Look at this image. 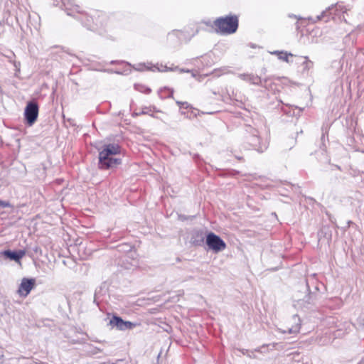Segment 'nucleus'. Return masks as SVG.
<instances>
[{
  "mask_svg": "<svg viewBox=\"0 0 364 364\" xmlns=\"http://www.w3.org/2000/svg\"><path fill=\"white\" fill-rule=\"evenodd\" d=\"M223 73H229L230 71L227 68L223 69Z\"/></svg>",
  "mask_w": 364,
  "mask_h": 364,
  "instance_id": "nucleus-22",
  "label": "nucleus"
},
{
  "mask_svg": "<svg viewBox=\"0 0 364 364\" xmlns=\"http://www.w3.org/2000/svg\"><path fill=\"white\" fill-rule=\"evenodd\" d=\"M25 119L29 125H32L37 119L38 115V106L34 102H29L24 112Z\"/></svg>",
  "mask_w": 364,
  "mask_h": 364,
  "instance_id": "nucleus-4",
  "label": "nucleus"
},
{
  "mask_svg": "<svg viewBox=\"0 0 364 364\" xmlns=\"http://www.w3.org/2000/svg\"><path fill=\"white\" fill-rule=\"evenodd\" d=\"M179 72L180 73H190L191 70H186V69H178Z\"/></svg>",
  "mask_w": 364,
  "mask_h": 364,
  "instance_id": "nucleus-20",
  "label": "nucleus"
},
{
  "mask_svg": "<svg viewBox=\"0 0 364 364\" xmlns=\"http://www.w3.org/2000/svg\"><path fill=\"white\" fill-rule=\"evenodd\" d=\"M271 53L273 55H277L278 56L279 59L282 60L286 62H289V59H288L289 56H292L291 53H288L284 52V51L275 50L274 52H272Z\"/></svg>",
  "mask_w": 364,
  "mask_h": 364,
  "instance_id": "nucleus-13",
  "label": "nucleus"
},
{
  "mask_svg": "<svg viewBox=\"0 0 364 364\" xmlns=\"http://www.w3.org/2000/svg\"><path fill=\"white\" fill-rule=\"evenodd\" d=\"M293 320L294 321V323H296L295 326H292L291 328H289L288 329V333H298L300 330V328H301V321H300V318L298 316L296 315H294L293 316Z\"/></svg>",
  "mask_w": 364,
  "mask_h": 364,
  "instance_id": "nucleus-11",
  "label": "nucleus"
},
{
  "mask_svg": "<svg viewBox=\"0 0 364 364\" xmlns=\"http://www.w3.org/2000/svg\"><path fill=\"white\" fill-rule=\"evenodd\" d=\"M248 141L250 146L259 152H263L267 149L268 144L267 141L262 142L260 138L257 135L250 136Z\"/></svg>",
  "mask_w": 364,
  "mask_h": 364,
  "instance_id": "nucleus-7",
  "label": "nucleus"
},
{
  "mask_svg": "<svg viewBox=\"0 0 364 364\" xmlns=\"http://www.w3.org/2000/svg\"><path fill=\"white\" fill-rule=\"evenodd\" d=\"M164 91H168V95L167 97H173V90H171L169 88H164Z\"/></svg>",
  "mask_w": 364,
  "mask_h": 364,
  "instance_id": "nucleus-18",
  "label": "nucleus"
},
{
  "mask_svg": "<svg viewBox=\"0 0 364 364\" xmlns=\"http://www.w3.org/2000/svg\"><path fill=\"white\" fill-rule=\"evenodd\" d=\"M98 150V166L100 169L107 170L114 168L121 164V159L115 157L121 152V147L118 144H105Z\"/></svg>",
  "mask_w": 364,
  "mask_h": 364,
  "instance_id": "nucleus-1",
  "label": "nucleus"
},
{
  "mask_svg": "<svg viewBox=\"0 0 364 364\" xmlns=\"http://www.w3.org/2000/svg\"><path fill=\"white\" fill-rule=\"evenodd\" d=\"M173 35H175V33H170V34L168 35V36H169V38H171V36H173Z\"/></svg>",
  "mask_w": 364,
  "mask_h": 364,
  "instance_id": "nucleus-25",
  "label": "nucleus"
},
{
  "mask_svg": "<svg viewBox=\"0 0 364 364\" xmlns=\"http://www.w3.org/2000/svg\"><path fill=\"white\" fill-rule=\"evenodd\" d=\"M3 255L10 259L11 260H14L16 262H20L21 258H23L26 255L25 250H18L16 252H13L11 250H5L3 252Z\"/></svg>",
  "mask_w": 364,
  "mask_h": 364,
  "instance_id": "nucleus-9",
  "label": "nucleus"
},
{
  "mask_svg": "<svg viewBox=\"0 0 364 364\" xmlns=\"http://www.w3.org/2000/svg\"><path fill=\"white\" fill-rule=\"evenodd\" d=\"M198 29H196V31L192 34V36H195L196 33H198Z\"/></svg>",
  "mask_w": 364,
  "mask_h": 364,
  "instance_id": "nucleus-23",
  "label": "nucleus"
},
{
  "mask_svg": "<svg viewBox=\"0 0 364 364\" xmlns=\"http://www.w3.org/2000/svg\"><path fill=\"white\" fill-rule=\"evenodd\" d=\"M176 104L178 105L180 107L183 106L184 108H187L188 107V104L186 102H183L180 101H176Z\"/></svg>",
  "mask_w": 364,
  "mask_h": 364,
  "instance_id": "nucleus-17",
  "label": "nucleus"
},
{
  "mask_svg": "<svg viewBox=\"0 0 364 364\" xmlns=\"http://www.w3.org/2000/svg\"><path fill=\"white\" fill-rule=\"evenodd\" d=\"M63 5L69 16H75V13H80V6L74 4L70 0H63Z\"/></svg>",
  "mask_w": 364,
  "mask_h": 364,
  "instance_id": "nucleus-10",
  "label": "nucleus"
},
{
  "mask_svg": "<svg viewBox=\"0 0 364 364\" xmlns=\"http://www.w3.org/2000/svg\"><path fill=\"white\" fill-rule=\"evenodd\" d=\"M134 88L136 90L144 92L146 94H149L151 92V89L149 87H146L145 86L142 85L136 84L134 85Z\"/></svg>",
  "mask_w": 364,
  "mask_h": 364,
  "instance_id": "nucleus-14",
  "label": "nucleus"
},
{
  "mask_svg": "<svg viewBox=\"0 0 364 364\" xmlns=\"http://www.w3.org/2000/svg\"><path fill=\"white\" fill-rule=\"evenodd\" d=\"M238 77L252 85H262V79L259 76L252 73H242L239 74Z\"/></svg>",
  "mask_w": 364,
  "mask_h": 364,
  "instance_id": "nucleus-8",
  "label": "nucleus"
},
{
  "mask_svg": "<svg viewBox=\"0 0 364 364\" xmlns=\"http://www.w3.org/2000/svg\"><path fill=\"white\" fill-rule=\"evenodd\" d=\"M34 286V279L23 278L18 289V294L21 296L26 297Z\"/></svg>",
  "mask_w": 364,
  "mask_h": 364,
  "instance_id": "nucleus-6",
  "label": "nucleus"
},
{
  "mask_svg": "<svg viewBox=\"0 0 364 364\" xmlns=\"http://www.w3.org/2000/svg\"><path fill=\"white\" fill-rule=\"evenodd\" d=\"M112 364H114V363H112Z\"/></svg>",
  "mask_w": 364,
  "mask_h": 364,
  "instance_id": "nucleus-26",
  "label": "nucleus"
},
{
  "mask_svg": "<svg viewBox=\"0 0 364 364\" xmlns=\"http://www.w3.org/2000/svg\"><path fill=\"white\" fill-rule=\"evenodd\" d=\"M147 109H148V108H147V107H146V108L143 109V110L141 111V114H148V111H147Z\"/></svg>",
  "mask_w": 364,
  "mask_h": 364,
  "instance_id": "nucleus-21",
  "label": "nucleus"
},
{
  "mask_svg": "<svg viewBox=\"0 0 364 364\" xmlns=\"http://www.w3.org/2000/svg\"><path fill=\"white\" fill-rule=\"evenodd\" d=\"M213 24L217 33L220 34H232L238 28V18L237 16L220 17L214 21Z\"/></svg>",
  "mask_w": 364,
  "mask_h": 364,
  "instance_id": "nucleus-2",
  "label": "nucleus"
},
{
  "mask_svg": "<svg viewBox=\"0 0 364 364\" xmlns=\"http://www.w3.org/2000/svg\"><path fill=\"white\" fill-rule=\"evenodd\" d=\"M270 345H272V347H273V348H274V347L276 346L277 343H272V344L263 345V346H262L261 347H259V348H258L255 349V350L256 352L263 353L264 351L262 350V349H263V348H267V347H268V346H269Z\"/></svg>",
  "mask_w": 364,
  "mask_h": 364,
  "instance_id": "nucleus-15",
  "label": "nucleus"
},
{
  "mask_svg": "<svg viewBox=\"0 0 364 364\" xmlns=\"http://www.w3.org/2000/svg\"><path fill=\"white\" fill-rule=\"evenodd\" d=\"M191 240L193 244L195 245H200L203 242L204 237L202 232H194Z\"/></svg>",
  "mask_w": 364,
  "mask_h": 364,
  "instance_id": "nucleus-12",
  "label": "nucleus"
},
{
  "mask_svg": "<svg viewBox=\"0 0 364 364\" xmlns=\"http://www.w3.org/2000/svg\"><path fill=\"white\" fill-rule=\"evenodd\" d=\"M206 244L215 252H219L226 248L225 242L217 235L210 232L206 237Z\"/></svg>",
  "mask_w": 364,
  "mask_h": 364,
  "instance_id": "nucleus-3",
  "label": "nucleus"
},
{
  "mask_svg": "<svg viewBox=\"0 0 364 364\" xmlns=\"http://www.w3.org/2000/svg\"><path fill=\"white\" fill-rule=\"evenodd\" d=\"M0 206L3 208H9L11 207V204L9 202L0 200Z\"/></svg>",
  "mask_w": 364,
  "mask_h": 364,
  "instance_id": "nucleus-16",
  "label": "nucleus"
},
{
  "mask_svg": "<svg viewBox=\"0 0 364 364\" xmlns=\"http://www.w3.org/2000/svg\"><path fill=\"white\" fill-rule=\"evenodd\" d=\"M38 247H36L33 249V250H34L35 252H38Z\"/></svg>",
  "mask_w": 364,
  "mask_h": 364,
  "instance_id": "nucleus-24",
  "label": "nucleus"
},
{
  "mask_svg": "<svg viewBox=\"0 0 364 364\" xmlns=\"http://www.w3.org/2000/svg\"><path fill=\"white\" fill-rule=\"evenodd\" d=\"M326 11H323L322 14L319 16H317L316 18V20L314 21V22L317 21H320L321 18H323L324 15L326 14Z\"/></svg>",
  "mask_w": 364,
  "mask_h": 364,
  "instance_id": "nucleus-19",
  "label": "nucleus"
},
{
  "mask_svg": "<svg viewBox=\"0 0 364 364\" xmlns=\"http://www.w3.org/2000/svg\"><path fill=\"white\" fill-rule=\"evenodd\" d=\"M109 325L112 328H116L119 331H125L127 329H132L136 324L131 321H123L120 317L117 316H113L109 321Z\"/></svg>",
  "mask_w": 364,
  "mask_h": 364,
  "instance_id": "nucleus-5",
  "label": "nucleus"
}]
</instances>
